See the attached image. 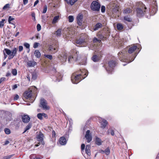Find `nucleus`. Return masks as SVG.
Listing matches in <instances>:
<instances>
[{
  "label": "nucleus",
  "mask_w": 159,
  "mask_h": 159,
  "mask_svg": "<svg viewBox=\"0 0 159 159\" xmlns=\"http://www.w3.org/2000/svg\"><path fill=\"white\" fill-rule=\"evenodd\" d=\"M91 146L89 145H87L86 146L85 149H90Z\"/></svg>",
  "instance_id": "58"
},
{
  "label": "nucleus",
  "mask_w": 159,
  "mask_h": 159,
  "mask_svg": "<svg viewBox=\"0 0 159 159\" xmlns=\"http://www.w3.org/2000/svg\"><path fill=\"white\" fill-rule=\"evenodd\" d=\"M4 131L6 134H9L11 133L10 130L8 128H5L4 129Z\"/></svg>",
  "instance_id": "37"
},
{
  "label": "nucleus",
  "mask_w": 159,
  "mask_h": 159,
  "mask_svg": "<svg viewBox=\"0 0 159 159\" xmlns=\"http://www.w3.org/2000/svg\"><path fill=\"white\" fill-rule=\"evenodd\" d=\"M90 131L89 130H87L86 132V133L85 136V137L87 140L88 143H90L92 140V137L91 134H90Z\"/></svg>",
  "instance_id": "16"
},
{
  "label": "nucleus",
  "mask_w": 159,
  "mask_h": 159,
  "mask_svg": "<svg viewBox=\"0 0 159 159\" xmlns=\"http://www.w3.org/2000/svg\"><path fill=\"white\" fill-rule=\"evenodd\" d=\"M50 72L52 75H55L57 79H60L61 77V74L57 72L56 69L54 68H53L51 70Z\"/></svg>",
  "instance_id": "12"
},
{
  "label": "nucleus",
  "mask_w": 159,
  "mask_h": 159,
  "mask_svg": "<svg viewBox=\"0 0 159 159\" xmlns=\"http://www.w3.org/2000/svg\"><path fill=\"white\" fill-rule=\"evenodd\" d=\"M10 5L9 4H6L3 7V10H6L7 8H10Z\"/></svg>",
  "instance_id": "42"
},
{
  "label": "nucleus",
  "mask_w": 159,
  "mask_h": 159,
  "mask_svg": "<svg viewBox=\"0 0 159 159\" xmlns=\"http://www.w3.org/2000/svg\"><path fill=\"white\" fill-rule=\"evenodd\" d=\"M58 47V44L57 43L49 45L48 50L50 52V53L54 54L57 52Z\"/></svg>",
  "instance_id": "6"
},
{
  "label": "nucleus",
  "mask_w": 159,
  "mask_h": 159,
  "mask_svg": "<svg viewBox=\"0 0 159 159\" xmlns=\"http://www.w3.org/2000/svg\"><path fill=\"white\" fill-rule=\"evenodd\" d=\"M4 50L5 51L6 54L9 56L11 54V51L10 50L7 48H5Z\"/></svg>",
  "instance_id": "32"
},
{
  "label": "nucleus",
  "mask_w": 159,
  "mask_h": 159,
  "mask_svg": "<svg viewBox=\"0 0 159 159\" xmlns=\"http://www.w3.org/2000/svg\"><path fill=\"white\" fill-rule=\"evenodd\" d=\"M78 54L79 52L76 51L73 55L70 56L68 59L69 62L71 63L73 61H77L78 60Z\"/></svg>",
  "instance_id": "8"
},
{
  "label": "nucleus",
  "mask_w": 159,
  "mask_h": 159,
  "mask_svg": "<svg viewBox=\"0 0 159 159\" xmlns=\"http://www.w3.org/2000/svg\"><path fill=\"white\" fill-rule=\"evenodd\" d=\"M6 46H10V43L9 42H6L5 43Z\"/></svg>",
  "instance_id": "64"
},
{
  "label": "nucleus",
  "mask_w": 159,
  "mask_h": 159,
  "mask_svg": "<svg viewBox=\"0 0 159 159\" xmlns=\"http://www.w3.org/2000/svg\"><path fill=\"white\" fill-rule=\"evenodd\" d=\"M14 20V18L12 17L11 16H9L8 18V22L9 24H12L11 23V21Z\"/></svg>",
  "instance_id": "41"
},
{
  "label": "nucleus",
  "mask_w": 159,
  "mask_h": 159,
  "mask_svg": "<svg viewBox=\"0 0 159 159\" xmlns=\"http://www.w3.org/2000/svg\"><path fill=\"white\" fill-rule=\"evenodd\" d=\"M17 86L16 84H15L13 85L12 87V89H15L17 88Z\"/></svg>",
  "instance_id": "59"
},
{
  "label": "nucleus",
  "mask_w": 159,
  "mask_h": 159,
  "mask_svg": "<svg viewBox=\"0 0 159 159\" xmlns=\"http://www.w3.org/2000/svg\"><path fill=\"white\" fill-rule=\"evenodd\" d=\"M37 29L38 31H39L41 29V26L39 24H38L37 26Z\"/></svg>",
  "instance_id": "50"
},
{
  "label": "nucleus",
  "mask_w": 159,
  "mask_h": 159,
  "mask_svg": "<svg viewBox=\"0 0 159 159\" xmlns=\"http://www.w3.org/2000/svg\"><path fill=\"white\" fill-rule=\"evenodd\" d=\"M92 59L94 62H97L99 60V57L97 55H94L92 57Z\"/></svg>",
  "instance_id": "25"
},
{
  "label": "nucleus",
  "mask_w": 159,
  "mask_h": 159,
  "mask_svg": "<svg viewBox=\"0 0 159 159\" xmlns=\"http://www.w3.org/2000/svg\"><path fill=\"white\" fill-rule=\"evenodd\" d=\"M101 12H104L105 11V7L103 6H102L101 7Z\"/></svg>",
  "instance_id": "54"
},
{
  "label": "nucleus",
  "mask_w": 159,
  "mask_h": 159,
  "mask_svg": "<svg viewBox=\"0 0 159 159\" xmlns=\"http://www.w3.org/2000/svg\"><path fill=\"white\" fill-rule=\"evenodd\" d=\"M34 54L36 57L38 58H40L41 56V54L40 52L38 50H36L34 51Z\"/></svg>",
  "instance_id": "24"
},
{
  "label": "nucleus",
  "mask_w": 159,
  "mask_h": 159,
  "mask_svg": "<svg viewBox=\"0 0 159 159\" xmlns=\"http://www.w3.org/2000/svg\"><path fill=\"white\" fill-rule=\"evenodd\" d=\"M5 21V19H2L0 21V28L2 27L4 25V23Z\"/></svg>",
  "instance_id": "43"
},
{
  "label": "nucleus",
  "mask_w": 159,
  "mask_h": 159,
  "mask_svg": "<svg viewBox=\"0 0 159 159\" xmlns=\"http://www.w3.org/2000/svg\"><path fill=\"white\" fill-rule=\"evenodd\" d=\"M14 155V154H13L10 155L5 156L4 157V159H9L12 157H13Z\"/></svg>",
  "instance_id": "45"
},
{
  "label": "nucleus",
  "mask_w": 159,
  "mask_h": 159,
  "mask_svg": "<svg viewBox=\"0 0 159 159\" xmlns=\"http://www.w3.org/2000/svg\"><path fill=\"white\" fill-rule=\"evenodd\" d=\"M110 5L111 8L113 9V12H117L118 11V7L117 2L116 1L112 2Z\"/></svg>",
  "instance_id": "10"
},
{
  "label": "nucleus",
  "mask_w": 159,
  "mask_h": 159,
  "mask_svg": "<svg viewBox=\"0 0 159 159\" xmlns=\"http://www.w3.org/2000/svg\"><path fill=\"white\" fill-rule=\"evenodd\" d=\"M6 78L5 77H2L0 79V84L3 81H5L6 80Z\"/></svg>",
  "instance_id": "55"
},
{
  "label": "nucleus",
  "mask_w": 159,
  "mask_h": 159,
  "mask_svg": "<svg viewBox=\"0 0 159 159\" xmlns=\"http://www.w3.org/2000/svg\"><path fill=\"white\" fill-rule=\"evenodd\" d=\"M118 60L116 58H114L110 60L108 62V66L109 67H106L105 69L108 73H111L112 72L114 68L118 64Z\"/></svg>",
  "instance_id": "4"
},
{
  "label": "nucleus",
  "mask_w": 159,
  "mask_h": 159,
  "mask_svg": "<svg viewBox=\"0 0 159 159\" xmlns=\"http://www.w3.org/2000/svg\"><path fill=\"white\" fill-rule=\"evenodd\" d=\"M103 152L105 153V154L107 155H108L110 153V149L109 147H107L105 150Z\"/></svg>",
  "instance_id": "31"
},
{
  "label": "nucleus",
  "mask_w": 159,
  "mask_h": 159,
  "mask_svg": "<svg viewBox=\"0 0 159 159\" xmlns=\"http://www.w3.org/2000/svg\"><path fill=\"white\" fill-rule=\"evenodd\" d=\"M102 141L101 139L98 137H96L95 143L98 145H100L102 144Z\"/></svg>",
  "instance_id": "23"
},
{
  "label": "nucleus",
  "mask_w": 159,
  "mask_h": 159,
  "mask_svg": "<svg viewBox=\"0 0 159 159\" xmlns=\"http://www.w3.org/2000/svg\"><path fill=\"white\" fill-rule=\"evenodd\" d=\"M99 122L101 124V127L102 128H105L108 124V122L106 120L102 118L99 119Z\"/></svg>",
  "instance_id": "18"
},
{
  "label": "nucleus",
  "mask_w": 159,
  "mask_h": 159,
  "mask_svg": "<svg viewBox=\"0 0 159 159\" xmlns=\"http://www.w3.org/2000/svg\"><path fill=\"white\" fill-rule=\"evenodd\" d=\"M88 41V36L85 34H82L76 39L75 43L77 46L84 47L86 45Z\"/></svg>",
  "instance_id": "3"
},
{
  "label": "nucleus",
  "mask_w": 159,
  "mask_h": 159,
  "mask_svg": "<svg viewBox=\"0 0 159 159\" xmlns=\"http://www.w3.org/2000/svg\"><path fill=\"white\" fill-rule=\"evenodd\" d=\"M39 43L37 42H35L34 43L33 45V47L34 48H36L38 47L39 45Z\"/></svg>",
  "instance_id": "49"
},
{
  "label": "nucleus",
  "mask_w": 159,
  "mask_h": 159,
  "mask_svg": "<svg viewBox=\"0 0 159 159\" xmlns=\"http://www.w3.org/2000/svg\"><path fill=\"white\" fill-rule=\"evenodd\" d=\"M116 27L118 30H122L123 29V25L120 23H118L116 25Z\"/></svg>",
  "instance_id": "28"
},
{
  "label": "nucleus",
  "mask_w": 159,
  "mask_h": 159,
  "mask_svg": "<svg viewBox=\"0 0 159 159\" xmlns=\"http://www.w3.org/2000/svg\"><path fill=\"white\" fill-rule=\"evenodd\" d=\"M32 125L31 123H29L28 124V125L25 128V130L23 132V133H25L29 129L32 127Z\"/></svg>",
  "instance_id": "26"
},
{
  "label": "nucleus",
  "mask_w": 159,
  "mask_h": 159,
  "mask_svg": "<svg viewBox=\"0 0 159 159\" xmlns=\"http://www.w3.org/2000/svg\"><path fill=\"white\" fill-rule=\"evenodd\" d=\"M56 135V133L55 131L53 130L52 131V138H55Z\"/></svg>",
  "instance_id": "52"
},
{
  "label": "nucleus",
  "mask_w": 159,
  "mask_h": 159,
  "mask_svg": "<svg viewBox=\"0 0 159 159\" xmlns=\"http://www.w3.org/2000/svg\"><path fill=\"white\" fill-rule=\"evenodd\" d=\"M21 119L22 121L24 123H26L29 122L30 120V118L28 115L24 114L21 116Z\"/></svg>",
  "instance_id": "14"
},
{
  "label": "nucleus",
  "mask_w": 159,
  "mask_h": 159,
  "mask_svg": "<svg viewBox=\"0 0 159 159\" xmlns=\"http://www.w3.org/2000/svg\"><path fill=\"white\" fill-rule=\"evenodd\" d=\"M100 3L97 1H93L91 4V8L93 11H98L100 10Z\"/></svg>",
  "instance_id": "7"
},
{
  "label": "nucleus",
  "mask_w": 159,
  "mask_h": 159,
  "mask_svg": "<svg viewBox=\"0 0 159 159\" xmlns=\"http://www.w3.org/2000/svg\"><path fill=\"white\" fill-rule=\"evenodd\" d=\"M88 74V71L85 69L77 71L72 74L71 77V81L74 84H77L85 78Z\"/></svg>",
  "instance_id": "1"
},
{
  "label": "nucleus",
  "mask_w": 159,
  "mask_h": 159,
  "mask_svg": "<svg viewBox=\"0 0 159 159\" xmlns=\"http://www.w3.org/2000/svg\"><path fill=\"white\" fill-rule=\"evenodd\" d=\"M85 147V145L83 143L81 145V149L82 150H84Z\"/></svg>",
  "instance_id": "56"
},
{
  "label": "nucleus",
  "mask_w": 159,
  "mask_h": 159,
  "mask_svg": "<svg viewBox=\"0 0 159 159\" xmlns=\"http://www.w3.org/2000/svg\"><path fill=\"white\" fill-rule=\"evenodd\" d=\"M78 0H70L69 4H70L71 5H73Z\"/></svg>",
  "instance_id": "38"
},
{
  "label": "nucleus",
  "mask_w": 159,
  "mask_h": 159,
  "mask_svg": "<svg viewBox=\"0 0 159 159\" xmlns=\"http://www.w3.org/2000/svg\"><path fill=\"white\" fill-rule=\"evenodd\" d=\"M110 133L111 135L113 136L114 135V131L113 129H111L110 130Z\"/></svg>",
  "instance_id": "60"
},
{
  "label": "nucleus",
  "mask_w": 159,
  "mask_h": 159,
  "mask_svg": "<svg viewBox=\"0 0 159 159\" xmlns=\"http://www.w3.org/2000/svg\"><path fill=\"white\" fill-rule=\"evenodd\" d=\"M23 49V48L22 46H20L18 47V51L19 52H21Z\"/></svg>",
  "instance_id": "51"
},
{
  "label": "nucleus",
  "mask_w": 159,
  "mask_h": 159,
  "mask_svg": "<svg viewBox=\"0 0 159 159\" xmlns=\"http://www.w3.org/2000/svg\"><path fill=\"white\" fill-rule=\"evenodd\" d=\"M44 137L43 134L41 132H40L39 134L37 135L36 136L37 140L38 141L41 142L42 145L44 144V142L43 141Z\"/></svg>",
  "instance_id": "11"
},
{
  "label": "nucleus",
  "mask_w": 159,
  "mask_h": 159,
  "mask_svg": "<svg viewBox=\"0 0 159 159\" xmlns=\"http://www.w3.org/2000/svg\"><path fill=\"white\" fill-rule=\"evenodd\" d=\"M55 34L57 36H59L61 34V29H59L55 32Z\"/></svg>",
  "instance_id": "30"
},
{
  "label": "nucleus",
  "mask_w": 159,
  "mask_h": 159,
  "mask_svg": "<svg viewBox=\"0 0 159 159\" xmlns=\"http://www.w3.org/2000/svg\"><path fill=\"white\" fill-rule=\"evenodd\" d=\"M28 0H23V4L24 5L26 4L28 2Z\"/></svg>",
  "instance_id": "61"
},
{
  "label": "nucleus",
  "mask_w": 159,
  "mask_h": 159,
  "mask_svg": "<svg viewBox=\"0 0 159 159\" xmlns=\"http://www.w3.org/2000/svg\"><path fill=\"white\" fill-rule=\"evenodd\" d=\"M47 10V7L46 5L44 6L43 7V13H46Z\"/></svg>",
  "instance_id": "46"
},
{
  "label": "nucleus",
  "mask_w": 159,
  "mask_h": 159,
  "mask_svg": "<svg viewBox=\"0 0 159 159\" xmlns=\"http://www.w3.org/2000/svg\"><path fill=\"white\" fill-rule=\"evenodd\" d=\"M69 21L70 22H72L74 20V17L72 16H70L68 17Z\"/></svg>",
  "instance_id": "36"
},
{
  "label": "nucleus",
  "mask_w": 159,
  "mask_h": 159,
  "mask_svg": "<svg viewBox=\"0 0 159 159\" xmlns=\"http://www.w3.org/2000/svg\"><path fill=\"white\" fill-rule=\"evenodd\" d=\"M39 107L45 110H48L50 107L48 105L47 101L43 98H41L40 100Z\"/></svg>",
  "instance_id": "5"
},
{
  "label": "nucleus",
  "mask_w": 159,
  "mask_h": 159,
  "mask_svg": "<svg viewBox=\"0 0 159 159\" xmlns=\"http://www.w3.org/2000/svg\"><path fill=\"white\" fill-rule=\"evenodd\" d=\"M102 26V24L100 23H97L93 27V29L94 31L98 30V29L101 28Z\"/></svg>",
  "instance_id": "21"
},
{
  "label": "nucleus",
  "mask_w": 159,
  "mask_h": 159,
  "mask_svg": "<svg viewBox=\"0 0 159 159\" xmlns=\"http://www.w3.org/2000/svg\"><path fill=\"white\" fill-rule=\"evenodd\" d=\"M37 75L36 73L34 72L32 73V79L34 80L36 79Z\"/></svg>",
  "instance_id": "34"
},
{
  "label": "nucleus",
  "mask_w": 159,
  "mask_h": 159,
  "mask_svg": "<svg viewBox=\"0 0 159 159\" xmlns=\"http://www.w3.org/2000/svg\"><path fill=\"white\" fill-rule=\"evenodd\" d=\"M37 117L40 120H42L43 119V113H38L37 114Z\"/></svg>",
  "instance_id": "39"
},
{
  "label": "nucleus",
  "mask_w": 159,
  "mask_h": 159,
  "mask_svg": "<svg viewBox=\"0 0 159 159\" xmlns=\"http://www.w3.org/2000/svg\"><path fill=\"white\" fill-rule=\"evenodd\" d=\"M59 143L61 145H65L66 143V138L63 136L60 137L59 139Z\"/></svg>",
  "instance_id": "20"
},
{
  "label": "nucleus",
  "mask_w": 159,
  "mask_h": 159,
  "mask_svg": "<svg viewBox=\"0 0 159 159\" xmlns=\"http://www.w3.org/2000/svg\"><path fill=\"white\" fill-rule=\"evenodd\" d=\"M93 42L94 43H96L97 42H98L100 43L101 42V41L99 39H98L97 38L95 37L93 39Z\"/></svg>",
  "instance_id": "44"
},
{
  "label": "nucleus",
  "mask_w": 159,
  "mask_h": 159,
  "mask_svg": "<svg viewBox=\"0 0 159 159\" xmlns=\"http://www.w3.org/2000/svg\"><path fill=\"white\" fill-rule=\"evenodd\" d=\"M124 20H125L129 22H131L132 20V19L128 16H124Z\"/></svg>",
  "instance_id": "29"
},
{
  "label": "nucleus",
  "mask_w": 159,
  "mask_h": 159,
  "mask_svg": "<svg viewBox=\"0 0 159 159\" xmlns=\"http://www.w3.org/2000/svg\"><path fill=\"white\" fill-rule=\"evenodd\" d=\"M43 116L46 119H47L48 118L47 114L44 113H43Z\"/></svg>",
  "instance_id": "57"
},
{
  "label": "nucleus",
  "mask_w": 159,
  "mask_h": 159,
  "mask_svg": "<svg viewBox=\"0 0 159 159\" xmlns=\"http://www.w3.org/2000/svg\"><path fill=\"white\" fill-rule=\"evenodd\" d=\"M59 16H55L53 19L52 21V23L53 24L56 23L57 20H59Z\"/></svg>",
  "instance_id": "27"
},
{
  "label": "nucleus",
  "mask_w": 159,
  "mask_h": 159,
  "mask_svg": "<svg viewBox=\"0 0 159 159\" xmlns=\"http://www.w3.org/2000/svg\"><path fill=\"white\" fill-rule=\"evenodd\" d=\"M118 56L120 60L122 62H126L128 61V57L122 52H119Z\"/></svg>",
  "instance_id": "9"
},
{
  "label": "nucleus",
  "mask_w": 159,
  "mask_h": 159,
  "mask_svg": "<svg viewBox=\"0 0 159 159\" xmlns=\"http://www.w3.org/2000/svg\"><path fill=\"white\" fill-rule=\"evenodd\" d=\"M132 11L129 8H127L126 9H125L123 11L124 13H129L131 12Z\"/></svg>",
  "instance_id": "33"
},
{
  "label": "nucleus",
  "mask_w": 159,
  "mask_h": 159,
  "mask_svg": "<svg viewBox=\"0 0 159 159\" xmlns=\"http://www.w3.org/2000/svg\"><path fill=\"white\" fill-rule=\"evenodd\" d=\"M44 56L45 57L51 60L52 59V57L51 55L45 54Z\"/></svg>",
  "instance_id": "40"
},
{
  "label": "nucleus",
  "mask_w": 159,
  "mask_h": 159,
  "mask_svg": "<svg viewBox=\"0 0 159 159\" xmlns=\"http://www.w3.org/2000/svg\"><path fill=\"white\" fill-rule=\"evenodd\" d=\"M39 2V0H36L34 2V6H35Z\"/></svg>",
  "instance_id": "63"
},
{
  "label": "nucleus",
  "mask_w": 159,
  "mask_h": 159,
  "mask_svg": "<svg viewBox=\"0 0 159 159\" xmlns=\"http://www.w3.org/2000/svg\"><path fill=\"white\" fill-rule=\"evenodd\" d=\"M18 49L16 48H14L11 51V54L9 56L8 59L10 60L12 59L15 56L17 53Z\"/></svg>",
  "instance_id": "17"
},
{
  "label": "nucleus",
  "mask_w": 159,
  "mask_h": 159,
  "mask_svg": "<svg viewBox=\"0 0 159 159\" xmlns=\"http://www.w3.org/2000/svg\"><path fill=\"white\" fill-rule=\"evenodd\" d=\"M139 49L137 45H133L131 46L128 50V52L129 53H133L137 49Z\"/></svg>",
  "instance_id": "19"
},
{
  "label": "nucleus",
  "mask_w": 159,
  "mask_h": 159,
  "mask_svg": "<svg viewBox=\"0 0 159 159\" xmlns=\"http://www.w3.org/2000/svg\"><path fill=\"white\" fill-rule=\"evenodd\" d=\"M83 15L82 14H79L77 16V22L79 26H81L83 23Z\"/></svg>",
  "instance_id": "15"
},
{
  "label": "nucleus",
  "mask_w": 159,
  "mask_h": 159,
  "mask_svg": "<svg viewBox=\"0 0 159 159\" xmlns=\"http://www.w3.org/2000/svg\"><path fill=\"white\" fill-rule=\"evenodd\" d=\"M136 4L137 7L136 10L137 16L139 17H142L146 13L147 8L141 2H137Z\"/></svg>",
  "instance_id": "2"
},
{
  "label": "nucleus",
  "mask_w": 159,
  "mask_h": 159,
  "mask_svg": "<svg viewBox=\"0 0 159 159\" xmlns=\"http://www.w3.org/2000/svg\"><path fill=\"white\" fill-rule=\"evenodd\" d=\"M24 97L26 99H29L31 98L32 96V91L31 90L26 91L23 93Z\"/></svg>",
  "instance_id": "13"
},
{
  "label": "nucleus",
  "mask_w": 159,
  "mask_h": 159,
  "mask_svg": "<svg viewBox=\"0 0 159 159\" xmlns=\"http://www.w3.org/2000/svg\"><path fill=\"white\" fill-rule=\"evenodd\" d=\"M27 64L29 67H33L37 64V63L34 61H29Z\"/></svg>",
  "instance_id": "22"
},
{
  "label": "nucleus",
  "mask_w": 159,
  "mask_h": 159,
  "mask_svg": "<svg viewBox=\"0 0 159 159\" xmlns=\"http://www.w3.org/2000/svg\"><path fill=\"white\" fill-rule=\"evenodd\" d=\"M24 46L25 47L29 49L30 47V44L27 43H24Z\"/></svg>",
  "instance_id": "47"
},
{
  "label": "nucleus",
  "mask_w": 159,
  "mask_h": 159,
  "mask_svg": "<svg viewBox=\"0 0 159 159\" xmlns=\"http://www.w3.org/2000/svg\"><path fill=\"white\" fill-rule=\"evenodd\" d=\"M19 98V96L18 94H16L14 98V100H17Z\"/></svg>",
  "instance_id": "53"
},
{
  "label": "nucleus",
  "mask_w": 159,
  "mask_h": 159,
  "mask_svg": "<svg viewBox=\"0 0 159 159\" xmlns=\"http://www.w3.org/2000/svg\"><path fill=\"white\" fill-rule=\"evenodd\" d=\"M11 73L14 75H16L17 74V71L16 69H12Z\"/></svg>",
  "instance_id": "35"
},
{
  "label": "nucleus",
  "mask_w": 159,
  "mask_h": 159,
  "mask_svg": "<svg viewBox=\"0 0 159 159\" xmlns=\"http://www.w3.org/2000/svg\"><path fill=\"white\" fill-rule=\"evenodd\" d=\"M85 152L88 156L91 155L90 149H85Z\"/></svg>",
  "instance_id": "48"
},
{
  "label": "nucleus",
  "mask_w": 159,
  "mask_h": 159,
  "mask_svg": "<svg viewBox=\"0 0 159 159\" xmlns=\"http://www.w3.org/2000/svg\"><path fill=\"white\" fill-rule=\"evenodd\" d=\"M10 142L8 140H6L4 142V143L3 144V145H6L9 143Z\"/></svg>",
  "instance_id": "62"
}]
</instances>
